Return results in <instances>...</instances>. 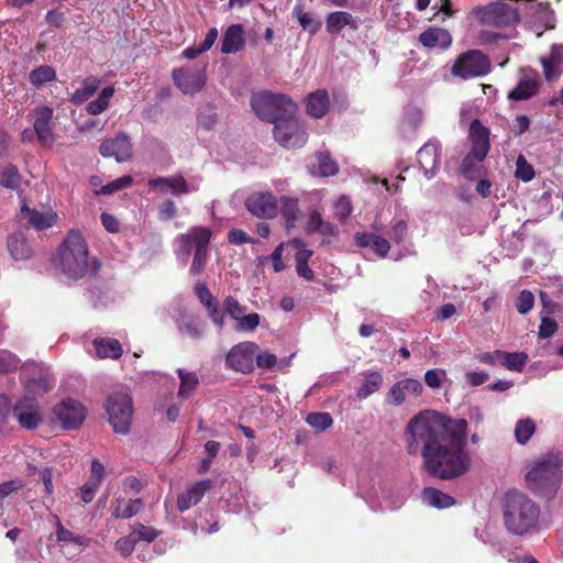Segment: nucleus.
I'll list each match as a JSON object with an SVG mask.
<instances>
[{
	"mask_svg": "<svg viewBox=\"0 0 563 563\" xmlns=\"http://www.w3.org/2000/svg\"><path fill=\"white\" fill-rule=\"evenodd\" d=\"M467 421L435 410H422L407 423L404 439L409 454L422 456L424 471L440 479L467 473L472 459L465 448Z\"/></svg>",
	"mask_w": 563,
	"mask_h": 563,
	"instance_id": "nucleus-1",
	"label": "nucleus"
},
{
	"mask_svg": "<svg viewBox=\"0 0 563 563\" xmlns=\"http://www.w3.org/2000/svg\"><path fill=\"white\" fill-rule=\"evenodd\" d=\"M506 528L514 534H526L539 530L540 508L523 493L512 489L503 501Z\"/></svg>",
	"mask_w": 563,
	"mask_h": 563,
	"instance_id": "nucleus-2",
	"label": "nucleus"
},
{
	"mask_svg": "<svg viewBox=\"0 0 563 563\" xmlns=\"http://www.w3.org/2000/svg\"><path fill=\"white\" fill-rule=\"evenodd\" d=\"M211 236L212 232L207 227H192L174 240V253L179 261L187 264L189 257L194 256L190 266L194 275H199L206 267Z\"/></svg>",
	"mask_w": 563,
	"mask_h": 563,
	"instance_id": "nucleus-3",
	"label": "nucleus"
},
{
	"mask_svg": "<svg viewBox=\"0 0 563 563\" xmlns=\"http://www.w3.org/2000/svg\"><path fill=\"white\" fill-rule=\"evenodd\" d=\"M56 264L69 279H79L88 272V245L79 232L70 231L58 247Z\"/></svg>",
	"mask_w": 563,
	"mask_h": 563,
	"instance_id": "nucleus-4",
	"label": "nucleus"
},
{
	"mask_svg": "<svg viewBox=\"0 0 563 563\" xmlns=\"http://www.w3.org/2000/svg\"><path fill=\"white\" fill-rule=\"evenodd\" d=\"M562 460L549 454L537 460L526 475L528 487L537 495L552 499L561 485Z\"/></svg>",
	"mask_w": 563,
	"mask_h": 563,
	"instance_id": "nucleus-5",
	"label": "nucleus"
},
{
	"mask_svg": "<svg viewBox=\"0 0 563 563\" xmlns=\"http://www.w3.org/2000/svg\"><path fill=\"white\" fill-rule=\"evenodd\" d=\"M251 107L262 120L276 122L284 115L296 114V103L285 95L261 91L251 98Z\"/></svg>",
	"mask_w": 563,
	"mask_h": 563,
	"instance_id": "nucleus-6",
	"label": "nucleus"
},
{
	"mask_svg": "<svg viewBox=\"0 0 563 563\" xmlns=\"http://www.w3.org/2000/svg\"><path fill=\"white\" fill-rule=\"evenodd\" d=\"M106 409L114 432L128 433L133 416L132 398L126 393H113L108 398Z\"/></svg>",
	"mask_w": 563,
	"mask_h": 563,
	"instance_id": "nucleus-7",
	"label": "nucleus"
},
{
	"mask_svg": "<svg viewBox=\"0 0 563 563\" xmlns=\"http://www.w3.org/2000/svg\"><path fill=\"white\" fill-rule=\"evenodd\" d=\"M490 71L489 58L478 49L461 54L451 68V74L463 80L482 77Z\"/></svg>",
	"mask_w": 563,
	"mask_h": 563,
	"instance_id": "nucleus-8",
	"label": "nucleus"
},
{
	"mask_svg": "<svg viewBox=\"0 0 563 563\" xmlns=\"http://www.w3.org/2000/svg\"><path fill=\"white\" fill-rule=\"evenodd\" d=\"M274 137L282 146L295 148L306 144L308 134L296 115L291 114L274 122Z\"/></svg>",
	"mask_w": 563,
	"mask_h": 563,
	"instance_id": "nucleus-9",
	"label": "nucleus"
},
{
	"mask_svg": "<svg viewBox=\"0 0 563 563\" xmlns=\"http://www.w3.org/2000/svg\"><path fill=\"white\" fill-rule=\"evenodd\" d=\"M258 350L257 344L249 341L234 345L227 354V366L244 374L251 373L254 368V358Z\"/></svg>",
	"mask_w": 563,
	"mask_h": 563,
	"instance_id": "nucleus-10",
	"label": "nucleus"
},
{
	"mask_svg": "<svg viewBox=\"0 0 563 563\" xmlns=\"http://www.w3.org/2000/svg\"><path fill=\"white\" fill-rule=\"evenodd\" d=\"M423 393V386L416 378H404L395 382L385 396V404L391 407L402 406L412 398H418Z\"/></svg>",
	"mask_w": 563,
	"mask_h": 563,
	"instance_id": "nucleus-11",
	"label": "nucleus"
},
{
	"mask_svg": "<svg viewBox=\"0 0 563 563\" xmlns=\"http://www.w3.org/2000/svg\"><path fill=\"white\" fill-rule=\"evenodd\" d=\"M53 415L64 429L69 430L84 422L86 410L79 401L67 398L53 408Z\"/></svg>",
	"mask_w": 563,
	"mask_h": 563,
	"instance_id": "nucleus-12",
	"label": "nucleus"
},
{
	"mask_svg": "<svg viewBox=\"0 0 563 563\" xmlns=\"http://www.w3.org/2000/svg\"><path fill=\"white\" fill-rule=\"evenodd\" d=\"M251 214L260 219H273L278 214V199L271 191H255L245 200Z\"/></svg>",
	"mask_w": 563,
	"mask_h": 563,
	"instance_id": "nucleus-13",
	"label": "nucleus"
},
{
	"mask_svg": "<svg viewBox=\"0 0 563 563\" xmlns=\"http://www.w3.org/2000/svg\"><path fill=\"white\" fill-rule=\"evenodd\" d=\"M176 87L185 95H195L206 85L205 69L179 68L173 71Z\"/></svg>",
	"mask_w": 563,
	"mask_h": 563,
	"instance_id": "nucleus-14",
	"label": "nucleus"
},
{
	"mask_svg": "<svg viewBox=\"0 0 563 563\" xmlns=\"http://www.w3.org/2000/svg\"><path fill=\"white\" fill-rule=\"evenodd\" d=\"M103 157H114L117 162H128L132 158V143L128 134L118 133L113 139L104 140L99 147Z\"/></svg>",
	"mask_w": 563,
	"mask_h": 563,
	"instance_id": "nucleus-15",
	"label": "nucleus"
},
{
	"mask_svg": "<svg viewBox=\"0 0 563 563\" xmlns=\"http://www.w3.org/2000/svg\"><path fill=\"white\" fill-rule=\"evenodd\" d=\"M540 87L539 75L532 69H522L516 87L508 92V99L523 101L537 95Z\"/></svg>",
	"mask_w": 563,
	"mask_h": 563,
	"instance_id": "nucleus-16",
	"label": "nucleus"
},
{
	"mask_svg": "<svg viewBox=\"0 0 563 563\" xmlns=\"http://www.w3.org/2000/svg\"><path fill=\"white\" fill-rule=\"evenodd\" d=\"M13 416L22 428L27 430L35 429L41 422L38 404L33 397L20 399L13 408Z\"/></svg>",
	"mask_w": 563,
	"mask_h": 563,
	"instance_id": "nucleus-17",
	"label": "nucleus"
},
{
	"mask_svg": "<svg viewBox=\"0 0 563 563\" xmlns=\"http://www.w3.org/2000/svg\"><path fill=\"white\" fill-rule=\"evenodd\" d=\"M481 20L486 24L501 25L517 20V12L508 4L495 2L478 11Z\"/></svg>",
	"mask_w": 563,
	"mask_h": 563,
	"instance_id": "nucleus-18",
	"label": "nucleus"
},
{
	"mask_svg": "<svg viewBox=\"0 0 563 563\" xmlns=\"http://www.w3.org/2000/svg\"><path fill=\"white\" fill-rule=\"evenodd\" d=\"M54 110L51 107H38L34 111L33 126L38 141L43 145H51L54 141L53 119Z\"/></svg>",
	"mask_w": 563,
	"mask_h": 563,
	"instance_id": "nucleus-19",
	"label": "nucleus"
},
{
	"mask_svg": "<svg viewBox=\"0 0 563 563\" xmlns=\"http://www.w3.org/2000/svg\"><path fill=\"white\" fill-rule=\"evenodd\" d=\"M440 148L438 141L430 140L417 153L419 165L428 178H431L439 169Z\"/></svg>",
	"mask_w": 563,
	"mask_h": 563,
	"instance_id": "nucleus-20",
	"label": "nucleus"
},
{
	"mask_svg": "<svg viewBox=\"0 0 563 563\" xmlns=\"http://www.w3.org/2000/svg\"><path fill=\"white\" fill-rule=\"evenodd\" d=\"M20 217L26 220L34 229L41 231L53 227L57 220V213L52 209H31L25 203L22 205Z\"/></svg>",
	"mask_w": 563,
	"mask_h": 563,
	"instance_id": "nucleus-21",
	"label": "nucleus"
},
{
	"mask_svg": "<svg viewBox=\"0 0 563 563\" xmlns=\"http://www.w3.org/2000/svg\"><path fill=\"white\" fill-rule=\"evenodd\" d=\"M212 486L213 482L211 479H203L187 487V489L177 498L178 509L180 511H186L197 505L205 494L212 488Z\"/></svg>",
	"mask_w": 563,
	"mask_h": 563,
	"instance_id": "nucleus-22",
	"label": "nucleus"
},
{
	"mask_svg": "<svg viewBox=\"0 0 563 563\" xmlns=\"http://www.w3.org/2000/svg\"><path fill=\"white\" fill-rule=\"evenodd\" d=\"M470 139L472 142L473 156L484 159L490 148L489 131L475 119L470 125Z\"/></svg>",
	"mask_w": 563,
	"mask_h": 563,
	"instance_id": "nucleus-23",
	"label": "nucleus"
},
{
	"mask_svg": "<svg viewBox=\"0 0 563 563\" xmlns=\"http://www.w3.org/2000/svg\"><path fill=\"white\" fill-rule=\"evenodd\" d=\"M280 210L287 233H290L300 219L301 211L299 209V200L296 197L282 196L278 199V211Z\"/></svg>",
	"mask_w": 563,
	"mask_h": 563,
	"instance_id": "nucleus-24",
	"label": "nucleus"
},
{
	"mask_svg": "<svg viewBox=\"0 0 563 563\" xmlns=\"http://www.w3.org/2000/svg\"><path fill=\"white\" fill-rule=\"evenodd\" d=\"M357 246L372 250L377 256L384 258L390 250V243L387 239L369 232H357L355 234Z\"/></svg>",
	"mask_w": 563,
	"mask_h": 563,
	"instance_id": "nucleus-25",
	"label": "nucleus"
},
{
	"mask_svg": "<svg viewBox=\"0 0 563 563\" xmlns=\"http://www.w3.org/2000/svg\"><path fill=\"white\" fill-rule=\"evenodd\" d=\"M148 185L157 188L162 192H170L175 196L188 194L196 190L194 187H189L183 176H170V177H158L151 179Z\"/></svg>",
	"mask_w": 563,
	"mask_h": 563,
	"instance_id": "nucleus-26",
	"label": "nucleus"
},
{
	"mask_svg": "<svg viewBox=\"0 0 563 563\" xmlns=\"http://www.w3.org/2000/svg\"><path fill=\"white\" fill-rule=\"evenodd\" d=\"M310 173L319 177L334 176L339 172L338 163L328 152L317 153L309 162Z\"/></svg>",
	"mask_w": 563,
	"mask_h": 563,
	"instance_id": "nucleus-27",
	"label": "nucleus"
},
{
	"mask_svg": "<svg viewBox=\"0 0 563 563\" xmlns=\"http://www.w3.org/2000/svg\"><path fill=\"white\" fill-rule=\"evenodd\" d=\"M541 63L547 80L556 79L563 73V44H554L549 57H542Z\"/></svg>",
	"mask_w": 563,
	"mask_h": 563,
	"instance_id": "nucleus-28",
	"label": "nucleus"
},
{
	"mask_svg": "<svg viewBox=\"0 0 563 563\" xmlns=\"http://www.w3.org/2000/svg\"><path fill=\"white\" fill-rule=\"evenodd\" d=\"M244 27L242 24L230 25L222 37L221 52L223 54H233L244 47Z\"/></svg>",
	"mask_w": 563,
	"mask_h": 563,
	"instance_id": "nucleus-29",
	"label": "nucleus"
},
{
	"mask_svg": "<svg viewBox=\"0 0 563 563\" xmlns=\"http://www.w3.org/2000/svg\"><path fill=\"white\" fill-rule=\"evenodd\" d=\"M195 292L200 302L207 308L210 319L214 324L222 327L224 324L223 313L217 306V300L210 292L209 288L203 283H198L195 287Z\"/></svg>",
	"mask_w": 563,
	"mask_h": 563,
	"instance_id": "nucleus-30",
	"label": "nucleus"
},
{
	"mask_svg": "<svg viewBox=\"0 0 563 563\" xmlns=\"http://www.w3.org/2000/svg\"><path fill=\"white\" fill-rule=\"evenodd\" d=\"M329 109L330 97L327 90L318 89L307 96L306 110L309 115L320 119L327 114Z\"/></svg>",
	"mask_w": 563,
	"mask_h": 563,
	"instance_id": "nucleus-31",
	"label": "nucleus"
},
{
	"mask_svg": "<svg viewBox=\"0 0 563 563\" xmlns=\"http://www.w3.org/2000/svg\"><path fill=\"white\" fill-rule=\"evenodd\" d=\"M420 43L428 48L445 49L452 43L451 34L441 27H429L419 36Z\"/></svg>",
	"mask_w": 563,
	"mask_h": 563,
	"instance_id": "nucleus-32",
	"label": "nucleus"
},
{
	"mask_svg": "<svg viewBox=\"0 0 563 563\" xmlns=\"http://www.w3.org/2000/svg\"><path fill=\"white\" fill-rule=\"evenodd\" d=\"M98 358L118 360L123 353L121 343L112 338H97L92 341Z\"/></svg>",
	"mask_w": 563,
	"mask_h": 563,
	"instance_id": "nucleus-33",
	"label": "nucleus"
},
{
	"mask_svg": "<svg viewBox=\"0 0 563 563\" xmlns=\"http://www.w3.org/2000/svg\"><path fill=\"white\" fill-rule=\"evenodd\" d=\"M325 26L328 33L331 34L340 33L345 26H349L352 30H357V23L353 15L345 11L330 13L327 16Z\"/></svg>",
	"mask_w": 563,
	"mask_h": 563,
	"instance_id": "nucleus-34",
	"label": "nucleus"
},
{
	"mask_svg": "<svg viewBox=\"0 0 563 563\" xmlns=\"http://www.w3.org/2000/svg\"><path fill=\"white\" fill-rule=\"evenodd\" d=\"M421 499L424 505L439 509L448 508L454 505L453 497L433 487L424 488L421 495Z\"/></svg>",
	"mask_w": 563,
	"mask_h": 563,
	"instance_id": "nucleus-35",
	"label": "nucleus"
},
{
	"mask_svg": "<svg viewBox=\"0 0 563 563\" xmlns=\"http://www.w3.org/2000/svg\"><path fill=\"white\" fill-rule=\"evenodd\" d=\"M100 80L96 77L86 78L79 88H77L70 98V101L76 104H81L88 101L98 90Z\"/></svg>",
	"mask_w": 563,
	"mask_h": 563,
	"instance_id": "nucleus-36",
	"label": "nucleus"
},
{
	"mask_svg": "<svg viewBox=\"0 0 563 563\" xmlns=\"http://www.w3.org/2000/svg\"><path fill=\"white\" fill-rule=\"evenodd\" d=\"M141 499H117L112 505V514L118 518H131L135 516L142 508Z\"/></svg>",
	"mask_w": 563,
	"mask_h": 563,
	"instance_id": "nucleus-37",
	"label": "nucleus"
},
{
	"mask_svg": "<svg viewBox=\"0 0 563 563\" xmlns=\"http://www.w3.org/2000/svg\"><path fill=\"white\" fill-rule=\"evenodd\" d=\"M114 91L113 86L104 87L95 100L87 103L86 111L90 115H98L106 111L110 106V100L113 97Z\"/></svg>",
	"mask_w": 563,
	"mask_h": 563,
	"instance_id": "nucleus-38",
	"label": "nucleus"
},
{
	"mask_svg": "<svg viewBox=\"0 0 563 563\" xmlns=\"http://www.w3.org/2000/svg\"><path fill=\"white\" fill-rule=\"evenodd\" d=\"M177 374L180 379L178 396L181 398L191 397L199 385L197 374L183 368H178Z\"/></svg>",
	"mask_w": 563,
	"mask_h": 563,
	"instance_id": "nucleus-39",
	"label": "nucleus"
},
{
	"mask_svg": "<svg viewBox=\"0 0 563 563\" xmlns=\"http://www.w3.org/2000/svg\"><path fill=\"white\" fill-rule=\"evenodd\" d=\"M8 249L16 261L30 258L32 255V249L21 234H13L9 238Z\"/></svg>",
	"mask_w": 563,
	"mask_h": 563,
	"instance_id": "nucleus-40",
	"label": "nucleus"
},
{
	"mask_svg": "<svg viewBox=\"0 0 563 563\" xmlns=\"http://www.w3.org/2000/svg\"><path fill=\"white\" fill-rule=\"evenodd\" d=\"M56 538L63 545L73 544L78 550H81L89 545L90 540L86 537L73 533L66 529L59 521H57Z\"/></svg>",
	"mask_w": 563,
	"mask_h": 563,
	"instance_id": "nucleus-41",
	"label": "nucleus"
},
{
	"mask_svg": "<svg viewBox=\"0 0 563 563\" xmlns=\"http://www.w3.org/2000/svg\"><path fill=\"white\" fill-rule=\"evenodd\" d=\"M383 384V375L379 372H368L365 374L363 383L356 396L358 399H366L372 394L376 393Z\"/></svg>",
	"mask_w": 563,
	"mask_h": 563,
	"instance_id": "nucleus-42",
	"label": "nucleus"
},
{
	"mask_svg": "<svg viewBox=\"0 0 563 563\" xmlns=\"http://www.w3.org/2000/svg\"><path fill=\"white\" fill-rule=\"evenodd\" d=\"M21 183L22 176L16 166L8 164L3 167L0 173V186L11 190H18Z\"/></svg>",
	"mask_w": 563,
	"mask_h": 563,
	"instance_id": "nucleus-43",
	"label": "nucleus"
},
{
	"mask_svg": "<svg viewBox=\"0 0 563 563\" xmlns=\"http://www.w3.org/2000/svg\"><path fill=\"white\" fill-rule=\"evenodd\" d=\"M29 79L34 87L40 88L46 82L54 81L56 71L52 66L42 65L30 73Z\"/></svg>",
	"mask_w": 563,
	"mask_h": 563,
	"instance_id": "nucleus-44",
	"label": "nucleus"
},
{
	"mask_svg": "<svg viewBox=\"0 0 563 563\" xmlns=\"http://www.w3.org/2000/svg\"><path fill=\"white\" fill-rule=\"evenodd\" d=\"M179 330L191 339H199L203 334L205 327L198 318L189 316L181 319Z\"/></svg>",
	"mask_w": 563,
	"mask_h": 563,
	"instance_id": "nucleus-45",
	"label": "nucleus"
},
{
	"mask_svg": "<svg viewBox=\"0 0 563 563\" xmlns=\"http://www.w3.org/2000/svg\"><path fill=\"white\" fill-rule=\"evenodd\" d=\"M528 355L523 352H504L501 354V365L506 366L509 371L522 372Z\"/></svg>",
	"mask_w": 563,
	"mask_h": 563,
	"instance_id": "nucleus-46",
	"label": "nucleus"
},
{
	"mask_svg": "<svg viewBox=\"0 0 563 563\" xmlns=\"http://www.w3.org/2000/svg\"><path fill=\"white\" fill-rule=\"evenodd\" d=\"M536 431V423L532 419L526 418L517 422L515 428V437L518 443H527Z\"/></svg>",
	"mask_w": 563,
	"mask_h": 563,
	"instance_id": "nucleus-47",
	"label": "nucleus"
},
{
	"mask_svg": "<svg viewBox=\"0 0 563 563\" xmlns=\"http://www.w3.org/2000/svg\"><path fill=\"white\" fill-rule=\"evenodd\" d=\"M218 121V115L216 112V108L210 104H203L200 107L198 111V123L206 130H211L216 126Z\"/></svg>",
	"mask_w": 563,
	"mask_h": 563,
	"instance_id": "nucleus-48",
	"label": "nucleus"
},
{
	"mask_svg": "<svg viewBox=\"0 0 563 563\" xmlns=\"http://www.w3.org/2000/svg\"><path fill=\"white\" fill-rule=\"evenodd\" d=\"M306 422L317 432H321L332 426L333 419L328 412H313L307 416Z\"/></svg>",
	"mask_w": 563,
	"mask_h": 563,
	"instance_id": "nucleus-49",
	"label": "nucleus"
},
{
	"mask_svg": "<svg viewBox=\"0 0 563 563\" xmlns=\"http://www.w3.org/2000/svg\"><path fill=\"white\" fill-rule=\"evenodd\" d=\"M290 358L291 357L278 362L276 355L267 351L263 353L257 352L255 355L256 364L261 368H272L274 366L284 368L289 365Z\"/></svg>",
	"mask_w": 563,
	"mask_h": 563,
	"instance_id": "nucleus-50",
	"label": "nucleus"
},
{
	"mask_svg": "<svg viewBox=\"0 0 563 563\" xmlns=\"http://www.w3.org/2000/svg\"><path fill=\"white\" fill-rule=\"evenodd\" d=\"M352 202L345 195H341L333 201L334 217L341 222L346 221L352 213Z\"/></svg>",
	"mask_w": 563,
	"mask_h": 563,
	"instance_id": "nucleus-51",
	"label": "nucleus"
},
{
	"mask_svg": "<svg viewBox=\"0 0 563 563\" xmlns=\"http://www.w3.org/2000/svg\"><path fill=\"white\" fill-rule=\"evenodd\" d=\"M294 14L303 30H308L311 33H316L319 30L320 23L316 22L310 13L305 12L301 5L294 8Z\"/></svg>",
	"mask_w": 563,
	"mask_h": 563,
	"instance_id": "nucleus-52",
	"label": "nucleus"
},
{
	"mask_svg": "<svg viewBox=\"0 0 563 563\" xmlns=\"http://www.w3.org/2000/svg\"><path fill=\"white\" fill-rule=\"evenodd\" d=\"M261 317L258 313L242 314L236 320L235 330L239 332H253L260 324Z\"/></svg>",
	"mask_w": 563,
	"mask_h": 563,
	"instance_id": "nucleus-53",
	"label": "nucleus"
},
{
	"mask_svg": "<svg viewBox=\"0 0 563 563\" xmlns=\"http://www.w3.org/2000/svg\"><path fill=\"white\" fill-rule=\"evenodd\" d=\"M133 184V178L131 176H122L118 179H114L107 185H104L97 194L101 195H111L121 189L128 188Z\"/></svg>",
	"mask_w": 563,
	"mask_h": 563,
	"instance_id": "nucleus-54",
	"label": "nucleus"
},
{
	"mask_svg": "<svg viewBox=\"0 0 563 563\" xmlns=\"http://www.w3.org/2000/svg\"><path fill=\"white\" fill-rule=\"evenodd\" d=\"M421 120L422 114L419 110L413 109L408 111L401 122V131L404 133L413 132L420 124Z\"/></svg>",
	"mask_w": 563,
	"mask_h": 563,
	"instance_id": "nucleus-55",
	"label": "nucleus"
},
{
	"mask_svg": "<svg viewBox=\"0 0 563 563\" xmlns=\"http://www.w3.org/2000/svg\"><path fill=\"white\" fill-rule=\"evenodd\" d=\"M534 305V296L530 290H522L516 302L517 311L521 314L528 313Z\"/></svg>",
	"mask_w": 563,
	"mask_h": 563,
	"instance_id": "nucleus-56",
	"label": "nucleus"
},
{
	"mask_svg": "<svg viewBox=\"0 0 563 563\" xmlns=\"http://www.w3.org/2000/svg\"><path fill=\"white\" fill-rule=\"evenodd\" d=\"M131 533L136 538V542L140 540L152 542L158 536V532L154 528L141 523L135 525Z\"/></svg>",
	"mask_w": 563,
	"mask_h": 563,
	"instance_id": "nucleus-57",
	"label": "nucleus"
},
{
	"mask_svg": "<svg viewBox=\"0 0 563 563\" xmlns=\"http://www.w3.org/2000/svg\"><path fill=\"white\" fill-rule=\"evenodd\" d=\"M446 378V372L442 368L429 369L424 374V383L430 388H439Z\"/></svg>",
	"mask_w": 563,
	"mask_h": 563,
	"instance_id": "nucleus-58",
	"label": "nucleus"
},
{
	"mask_svg": "<svg viewBox=\"0 0 563 563\" xmlns=\"http://www.w3.org/2000/svg\"><path fill=\"white\" fill-rule=\"evenodd\" d=\"M20 360L9 351H0V373L18 368Z\"/></svg>",
	"mask_w": 563,
	"mask_h": 563,
	"instance_id": "nucleus-59",
	"label": "nucleus"
},
{
	"mask_svg": "<svg viewBox=\"0 0 563 563\" xmlns=\"http://www.w3.org/2000/svg\"><path fill=\"white\" fill-rule=\"evenodd\" d=\"M516 176L523 181H530L534 177L533 168L522 156L517 159Z\"/></svg>",
	"mask_w": 563,
	"mask_h": 563,
	"instance_id": "nucleus-60",
	"label": "nucleus"
},
{
	"mask_svg": "<svg viewBox=\"0 0 563 563\" xmlns=\"http://www.w3.org/2000/svg\"><path fill=\"white\" fill-rule=\"evenodd\" d=\"M482 161L483 159H477L475 156H473V151H471L462 162V165H461L462 173L466 177L472 178L473 173L477 170Z\"/></svg>",
	"mask_w": 563,
	"mask_h": 563,
	"instance_id": "nucleus-61",
	"label": "nucleus"
},
{
	"mask_svg": "<svg viewBox=\"0 0 563 563\" xmlns=\"http://www.w3.org/2000/svg\"><path fill=\"white\" fill-rule=\"evenodd\" d=\"M135 543H136V538L134 536H132V533H130L129 536L123 537L117 541L115 549L123 556H128L133 552V550L135 548Z\"/></svg>",
	"mask_w": 563,
	"mask_h": 563,
	"instance_id": "nucleus-62",
	"label": "nucleus"
},
{
	"mask_svg": "<svg viewBox=\"0 0 563 563\" xmlns=\"http://www.w3.org/2000/svg\"><path fill=\"white\" fill-rule=\"evenodd\" d=\"M407 233V223L404 220H394L390 225V238L395 243H401Z\"/></svg>",
	"mask_w": 563,
	"mask_h": 563,
	"instance_id": "nucleus-63",
	"label": "nucleus"
},
{
	"mask_svg": "<svg viewBox=\"0 0 563 563\" xmlns=\"http://www.w3.org/2000/svg\"><path fill=\"white\" fill-rule=\"evenodd\" d=\"M100 485L101 484L99 482L89 478L88 482L80 488L81 500L85 504L90 503L93 499L95 494L99 489Z\"/></svg>",
	"mask_w": 563,
	"mask_h": 563,
	"instance_id": "nucleus-64",
	"label": "nucleus"
}]
</instances>
